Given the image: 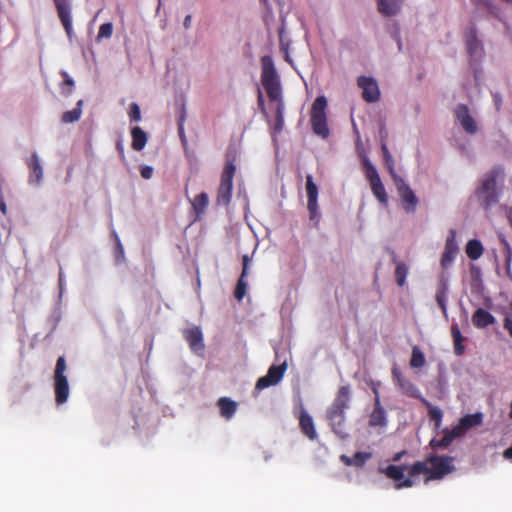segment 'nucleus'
<instances>
[{"mask_svg": "<svg viewBox=\"0 0 512 512\" xmlns=\"http://www.w3.org/2000/svg\"><path fill=\"white\" fill-rule=\"evenodd\" d=\"M357 85L362 89V98L368 103L377 102L380 99V90L377 81L372 77L360 76Z\"/></svg>", "mask_w": 512, "mask_h": 512, "instance_id": "nucleus-10", "label": "nucleus"}, {"mask_svg": "<svg viewBox=\"0 0 512 512\" xmlns=\"http://www.w3.org/2000/svg\"><path fill=\"white\" fill-rule=\"evenodd\" d=\"M451 335L453 337V342H454V352L456 355L461 356L465 350V347L462 344L464 338H463V336L460 332V329L457 325H453L451 327Z\"/></svg>", "mask_w": 512, "mask_h": 512, "instance_id": "nucleus-31", "label": "nucleus"}, {"mask_svg": "<svg viewBox=\"0 0 512 512\" xmlns=\"http://www.w3.org/2000/svg\"><path fill=\"white\" fill-rule=\"evenodd\" d=\"M392 377L403 394L411 398L422 399L419 389L409 379L405 378L397 367L392 369Z\"/></svg>", "mask_w": 512, "mask_h": 512, "instance_id": "nucleus-12", "label": "nucleus"}, {"mask_svg": "<svg viewBox=\"0 0 512 512\" xmlns=\"http://www.w3.org/2000/svg\"><path fill=\"white\" fill-rule=\"evenodd\" d=\"M236 173L235 156H227L217 189V203L227 206L232 198L233 178Z\"/></svg>", "mask_w": 512, "mask_h": 512, "instance_id": "nucleus-5", "label": "nucleus"}, {"mask_svg": "<svg viewBox=\"0 0 512 512\" xmlns=\"http://www.w3.org/2000/svg\"><path fill=\"white\" fill-rule=\"evenodd\" d=\"M504 170L501 166L493 167L485 173L480 181V186L476 189L475 195L480 205L485 209H490L499 200V191L497 190L498 179L503 178Z\"/></svg>", "mask_w": 512, "mask_h": 512, "instance_id": "nucleus-4", "label": "nucleus"}, {"mask_svg": "<svg viewBox=\"0 0 512 512\" xmlns=\"http://www.w3.org/2000/svg\"><path fill=\"white\" fill-rule=\"evenodd\" d=\"M132 148L141 151L147 143V134L139 127L135 126L131 130Z\"/></svg>", "mask_w": 512, "mask_h": 512, "instance_id": "nucleus-26", "label": "nucleus"}, {"mask_svg": "<svg viewBox=\"0 0 512 512\" xmlns=\"http://www.w3.org/2000/svg\"><path fill=\"white\" fill-rule=\"evenodd\" d=\"M407 274H408L407 265L402 261H397L396 268H395V279H396L397 284L400 287H403L405 285Z\"/></svg>", "mask_w": 512, "mask_h": 512, "instance_id": "nucleus-37", "label": "nucleus"}, {"mask_svg": "<svg viewBox=\"0 0 512 512\" xmlns=\"http://www.w3.org/2000/svg\"><path fill=\"white\" fill-rule=\"evenodd\" d=\"M381 149H382V153H383V158H384V161H385V165L389 171V173L391 174L392 176V179L394 180L395 177H400L399 175L396 174L395 172V168H394V160H393V157L386 145L385 142L382 143L381 145Z\"/></svg>", "mask_w": 512, "mask_h": 512, "instance_id": "nucleus-35", "label": "nucleus"}, {"mask_svg": "<svg viewBox=\"0 0 512 512\" xmlns=\"http://www.w3.org/2000/svg\"><path fill=\"white\" fill-rule=\"evenodd\" d=\"M448 285L442 281L436 291V301L441 308L444 315L447 314L446 299H447Z\"/></svg>", "mask_w": 512, "mask_h": 512, "instance_id": "nucleus-32", "label": "nucleus"}, {"mask_svg": "<svg viewBox=\"0 0 512 512\" xmlns=\"http://www.w3.org/2000/svg\"><path fill=\"white\" fill-rule=\"evenodd\" d=\"M459 252V248L456 242V231L450 230L449 236L446 239L444 251L441 257V266L446 269L454 261L456 255Z\"/></svg>", "mask_w": 512, "mask_h": 512, "instance_id": "nucleus-14", "label": "nucleus"}, {"mask_svg": "<svg viewBox=\"0 0 512 512\" xmlns=\"http://www.w3.org/2000/svg\"><path fill=\"white\" fill-rule=\"evenodd\" d=\"M217 405L220 409V414L225 419H230L236 413L237 403L227 397H221Z\"/></svg>", "mask_w": 512, "mask_h": 512, "instance_id": "nucleus-25", "label": "nucleus"}, {"mask_svg": "<svg viewBox=\"0 0 512 512\" xmlns=\"http://www.w3.org/2000/svg\"><path fill=\"white\" fill-rule=\"evenodd\" d=\"M306 193L307 208L310 213V219L315 220L318 217V187L313 181L312 175H306Z\"/></svg>", "mask_w": 512, "mask_h": 512, "instance_id": "nucleus-13", "label": "nucleus"}, {"mask_svg": "<svg viewBox=\"0 0 512 512\" xmlns=\"http://www.w3.org/2000/svg\"><path fill=\"white\" fill-rule=\"evenodd\" d=\"M363 167L367 180L369 183L380 180V176L375 168V166L369 161L368 158L363 159Z\"/></svg>", "mask_w": 512, "mask_h": 512, "instance_id": "nucleus-39", "label": "nucleus"}, {"mask_svg": "<svg viewBox=\"0 0 512 512\" xmlns=\"http://www.w3.org/2000/svg\"><path fill=\"white\" fill-rule=\"evenodd\" d=\"M370 457V453L356 452L352 457L342 455L341 460L347 466L362 467Z\"/></svg>", "mask_w": 512, "mask_h": 512, "instance_id": "nucleus-27", "label": "nucleus"}, {"mask_svg": "<svg viewBox=\"0 0 512 512\" xmlns=\"http://www.w3.org/2000/svg\"><path fill=\"white\" fill-rule=\"evenodd\" d=\"M422 401L428 405V415L431 420L435 422V427L439 428L441 426L442 416L443 413L440 408L431 406L425 399H422Z\"/></svg>", "mask_w": 512, "mask_h": 512, "instance_id": "nucleus-41", "label": "nucleus"}, {"mask_svg": "<svg viewBox=\"0 0 512 512\" xmlns=\"http://www.w3.org/2000/svg\"><path fill=\"white\" fill-rule=\"evenodd\" d=\"M503 326L507 330L509 335L512 337V320L510 318L506 317L505 320H504V325Z\"/></svg>", "mask_w": 512, "mask_h": 512, "instance_id": "nucleus-51", "label": "nucleus"}, {"mask_svg": "<svg viewBox=\"0 0 512 512\" xmlns=\"http://www.w3.org/2000/svg\"><path fill=\"white\" fill-rule=\"evenodd\" d=\"M372 391H373V393H374V395H375V398H374V399H376L377 397H379V398H380L379 391H378V388H377V387H373V388H372Z\"/></svg>", "mask_w": 512, "mask_h": 512, "instance_id": "nucleus-56", "label": "nucleus"}, {"mask_svg": "<svg viewBox=\"0 0 512 512\" xmlns=\"http://www.w3.org/2000/svg\"><path fill=\"white\" fill-rule=\"evenodd\" d=\"M482 414L481 413H475V414H468L463 416L460 419V422L464 429L467 431L471 429L472 427L478 426L482 423Z\"/></svg>", "mask_w": 512, "mask_h": 512, "instance_id": "nucleus-33", "label": "nucleus"}, {"mask_svg": "<svg viewBox=\"0 0 512 512\" xmlns=\"http://www.w3.org/2000/svg\"><path fill=\"white\" fill-rule=\"evenodd\" d=\"M405 470L406 466L404 465H388L384 472L388 478L397 482L395 485L397 489H402L409 488L414 485V481L411 476L404 478Z\"/></svg>", "mask_w": 512, "mask_h": 512, "instance_id": "nucleus-11", "label": "nucleus"}, {"mask_svg": "<svg viewBox=\"0 0 512 512\" xmlns=\"http://www.w3.org/2000/svg\"><path fill=\"white\" fill-rule=\"evenodd\" d=\"M116 149L119 153L120 158L124 161L125 160V151H124V144H123L122 140L117 141Z\"/></svg>", "mask_w": 512, "mask_h": 512, "instance_id": "nucleus-50", "label": "nucleus"}, {"mask_svg": "<svg viewBox=\"0 0 512 512\" xmlns=\"http://www.w3.org/2000/svg\"><path fill=\"white\" fill-rule=\"evenodd\" d=\"M140 173L144 179H150L153 175V168L151 166H143Z\"/></svg>", "mask_w": 512, "mask_h": 512, "instance_id": "nucleus-47", "label": "nucleus"}, {"mask_svg": "<svg viewBox=\"0 0 512 512\" xmlns=\"http://www.w3.org/2000/svg\"><path fill=\"white\" fill-rule=\"evenodd\" d=\"M250 257L248 255H244L242 257V272L238 279V282L235 287L234 296L238 301H241L246 295L247 291V282L246 278L248 276Z\"/></svg>", "mask_w": 512, "mask_h": 512, "instance_id": "nucleus-17", "label": "nucleus"}, {"mask_svg": "<svg viewBox=\"0 0 512 512\" xmlns=\"http://www.w3.org/2000/svg\"><path fill=\"white\" fill-rule=\"evenodd\" d=\"M83 100H79L76 107L70 111H66L62 114L61 120L63 123H74L77 122L82 115Z\"/></svg>", "mask_w": 512, "mask_h": 512, "instance_id": "nucleus-29", "label": "nucleus"}, {"mask_svg": "<svg viewBox=\"0 0 512 512\" xmlns=\"http://www.w3.org/2000/svg\"><path fill=\"white\" fill-rule=\"evenodd\" d=\"M402 5L403 0H377L378 12L386 17L398 15Z\"/></svg>", "mask_w": 512, "mask_h": 512, "instance_id": "nucleus-18", "label": "nucleus"}, {"mask_svg": "<svg viewBox=\"0 0 512 512\" xmlns=\"http://www.w3.org/2000/svg\"><path fill=\"white\" fill-rule=\"evenodd\" d=\"M184 338L188 342L191 350H193L194 352L203 351V334L199 327L187 329L184 332Z\"/></svg>", "mask_w": 512, "mask_h": 512, "instance_id": "nucleus-19", "label": "nucleus"}, {"mask_svg": "<svg viewBox=\"0 0 512 512\" xmlns=\"http://www.w3.org/2000/svg\"><path fill=\"white\" fill-rule=\"evenodd\" d=\"M191 204L195 212V220L200 219L209 204L208 194L206 192H201L191 201Z\"/></svg>", "mask_w": 512, "mask_h": 512, "instance_id": "nucleus-23", "label": "nucleus"}, {"mask_svg": "<svg viewBox=\"0 0 512 512\" xmlns=\"http://www.w3.org/2000/svg\"><path fill=\"white\" fill-rule=\"evenodd\" d=\"M257 101H258V107H259L260 111L264 115H267L264 98H263L262 92L260 90H258V99H257Z\"/></svg>", "mask_w": 512, "mask_h": 512, "instance_id": "nucleus-48", "label": "nucleus"}, {"mask_svg": "<svg viewBox=\"0 0 512 512\" xmlns=\"http://www.w3.org/2000/svg\"><path fill=\"white\" fill-rule=\"evenodd\" d=\"M113 33V24L111 22L103 23L99 27L97 41H101L102 39H109Z\"/></svg>", "mask_w": 512, "mask_h": 512, "instance_id": "nucleus-44", "label": "nucleus"}, {"mask_svg": "<svg viewBox=\"0 0 512 512\" xmlns=\"http://www.w3.org/2000/svg\"><path fill=\"white\" fill-rule=\"evenodd\" d=\"M405 454H406V451H401V452L396 453L392 458L393 462H399L401 460V458L403 457V455H405Z\"/></svg>", "mask_w": 512, "mask_h": 512, "instance_id": "nucleus-53", "label": "nucleus"}, {"mask_svg": "<svg viewBox=\"0 0 512 512\" xmlns=\"http://www.w3.org/2000/svg\"><path fill=\"white\" fill-rule=\"evenodd\" d=\"M501 243L504 246V251L503 252H504V256H505L506 274L509 277V279L512 280V271H511L512 248H511L510 244L507 242V240L504 237L501 238Z\"/></svg>", "mask_w": 512, "mask_h": 512, "instance_id": "nucleus-36", "label": "nucleus"}, {"mask_svg": "<svg viewBox=\"0 0 512 512\" xmlns=\"http://www.w3.org/2000/svg\"><path fill=\"white\" fill-rule=\"evenodd\" d=\"M287 370V362L284 361L279 365H272L269 367L268 372L265 376L260 377L255 385V389L263 390L270 386L278 384Z\"/></svg>", "mask_w": 512, "mask_h": 512, "instance_id": "nucleus-9", "label": "nucleus"}, {"mask_svg": "<svg viewBox=\"0 0 512 512\" xmlns=\"http://www.w3.org/2000/svg\"><path fill=\"white\" fill-rule=\"evenodd\" d=\"M59 19L65 29L66 34L71 38L73 33L71 6L69 0H54Z\"/></svg>", "mask_w": 512, "mask_h": 512, "instance_id": "nucleus-15", "label": "nucleus"}, {"mask_svg": "<svg viewBox=\"0 0 512 512\" xmlns=\"http://www.w3.org/2000/svg\"><path fill=\"white\" fill-rule=\"evenodd\" d=\"M363 167L367 180L369 183L380 180V176L375 168V166L369 161L368 158L363 159Z\"/></svg>", "mask_w": 512, "mask_h": 512, "instance_id": "nucleus-38", "label": "nucleus"}, {"mask_svg": "<svg viewBox=\"0 0 512 512\" xmlns=\"http://www.w3.org/2000/svg\"><path fill=\"white\" fill-rule=\"evenodd\" d=\"M116 238V251H117V258H123L124 257V249H123V246L120 242V239L118 238V236H115Z\"/></svg>", "mask_w": 512, "mask_h": 512, "instance_id": "nucleus-49", "label": "nucleus"}, {"mask_svg": "<svg viewBox=\"0 0 512 512\" xmlns=\"http://www.w3.org/2000/svg\"><path fill=\"white\" fill-rule=\"evenodd\" d=\"M465 432L466 430L464 429L460 421L458 425H456L453 429L449 430V433L452 434L455 439L461 437Z\"/></svg>", "mask_w": 512, "mask_h": 512, "instance_id": "nucleus-46", "label": "nucleus"}, {"mask_svg": "<svg viewBox=\"0 0 512 512\" xmlns=\"http://www.w3.org/2000/svg\"><path fill=\"white\" fill-rule=\"evenodd\" d=\"M370 186L374 196L379 200V202L383 205H387L388 195L381 179L370 183Z\"/></svg>", "mask_w": 512, "mask_h": 512, "instance_id": "nucleus-30", "label": "nucleus"}, {"mask_svg": "<svg viewBox=\"0 0 512 512\" xmlns=\"http://www.w3.org/2000/svg\"><path fill=\"white\" fill-rule=\"evenodd\" d=\"M191 20H192V17L191 15H187L184 19V22H183V25L186 29L190 28L191 26Z\"/></svg>", "mask_w": 512, "mask_h": 512, "instance_id": "nucleus-54", "label": "nucleus"}, {"mask_svg": "<svg viewBox=\"0 0 512 512\" xmlns=\"http://www.w3.org/2000/svg\"><path fill=\"white\" fill-rule=\"evenodd\" d=\"M453 457L431 454L424 461H417L408 468V475L415 477L420 474L426 476L425 482L442 479L454 470Z\"/></svg>", "mask_w": 512, "mask_h": 512, "instance_id": "nucleus-2", "label": "nucleus"}, {"mask_svg": "<svg viewBox=\"0 0 512 512\" xmlns=\"http://www.w3.org/2000/svg\"><path fill=\"white\" fill-rule=\"evenodd\" d=\"M387 424L386 412L381 405L380 398L374 399V408L369 415V425L371 427H384Z\"/></svg>", "mask_w": 512, "mask_h": 512, "instance_id": "nucleus-20", "label": "nucleus"}, {"mask_svg": "<svg viewBox=\"0 0 512 512\" xmlns=\"http://www.w3.org/2000/svg\"><path fill=\"white\" fill-rule=\"evenodd\" d=\"M129 118L131 122H138L141 120V110L139 105L135 102L130 105Z\"/></svg>", "mask_w": 512, "mask_h": 512, "instance_id": "nucleus-45", "label": "nucleus"}, {"mask_svg": "<svg viewBox=\"0 0 512 512\" xmlns=\"http://www.w3.org/2000/svg\"><path fill=\"white\" fill-rule=\"evenodd\" d=\"M27 165L31 170L30 173V181H36L39 183L43 178V169L40 164L39 157L37 153H33L29 160L27 161Z\"/></svg>", "mask_w": 512, "mask_h": 512, "instance_id": "nucleus-24", "label": "nucleus"}, {"mask_svg": "<svg viewBox=\"0 0 512 512\" xmlns=\"http://www.w3.org/2000/svg\"><path fill=\"white\" fill-rule=\"evenodd\" d=\"M299 426L304 435L310 440L317 438V432L314 426V421L307 411L302 410L299 416Z\"/></svg>", "mask_w": 512, "mask_h": 512, "instance_id": "nucleus-21", "label": "nucleus"}, {"mask_svg": "<svg viewBox=\"0 0 512 512\" xmlns=\"http://www.w3.org/2000/svg\"><path fill=\"white\" fill-rule=\"evenodd\" d=\"M327 100L324 96H318L312 105L311 109V125L313 132L322 137L329 136V128L327 125L326 116Z\"/></svg>", "mask_w": 512, "mask_h": 512, "instance_id": "nucleus-6", "label": "nucleus"}, {"mask_svg": "<svg viewBox=\"0 0 512 512\" xmlns=\"http://www.w3.org/2000/svg\"><path fill=\"white\" fill-rule=\"evenodd\" d=\"M393 181L403 202L404 210L407 213H413L418 205V198L403 178L395 177Z\"/></svg>", "mask_w": 512, "mask_h": 512, "instance_id": "nucleus-8", "label": "nucleus"}, {"mask_svg": "<svg viewBox=\"0 0 512 512\" xmlns=\"http://www.w3.org/2000/svg\"><path fill=\"white\" fill-rule=\"evenodd\" d=\"M455 438L453 437L452 434L449 433V429H444L443 430V437L442 439L438 440V439H432L429 443V445L432 447V448H442V449H445L447 448L454 440Z\"/></svg>", "mask_w": 512, "mask_h": 512, "instance_id": "nucleus-34", "label": "nucleus"}, {"mask_svg": "<svg viewBox=\"0 0 512 512\" xmlns=\"http://www.w3.org/2000/svg\"><path fill=\"white\" fill-rule=\"evenodd\" d=\"M63 82L61 84V93L65 96L71 94L74 88V81L66 71L61 72Z\"/></svg>", "mask_w": 512, "mask_h": 512, "instance_id": "nucleus-43", "label": "nucleus"}, {"mask_svg": "<svg viewBox=\"0 0 512 512\" xmlns=\"http://www.w3.org/2000/svg\"><path fill=\"white\" fill-rule=\"evenodd\" d=\"M0 210L4 215L7 214V206L3 199H0Z\"/></svg>", "mask_w": 512, "mask_h": 512, "instance_id": "nucleus-55", "label": "nucleus"}, {"mask_svg": "<svg viewBox=\"0 0 512 512\" xmlns=\"http://www.w3.org/2000/svg\"><path fill=\"white\" fill-rule=\"evenodd\" d=\"M456 118L461 123L463 129L469 134H475L477 132V125L475 120L469 114L468 106L465 104H459L455 109Z\"/></svg>", "mask_w": 512, "mask_h": 512, "instance_id": "nucleus-16", "label": "nucleus"}, {"mask_svg": "<svg viewBox=\"0 0 512 512\" xmlns=\"http://www.w3.org/2000/svg\"><path fill=\"white\" fill-rule=\"evenodd\" d=\"M495 322V317L483 308H478L472 315V323L477 328H486Z\"/></svg>", "mask_w": 512, "mask_h": 512, "instance_id": "nucleus-22", "label": "nucleus"}, {"mask_svg": "<svg viewBox=\"0 0 512 512\" xmlns=\"http://www.w3.org/2000/svg\"><path fill=\"white\" fill-rule=\"evenodd\" d=\"M503 457L505 459L512 460V446H510L503 452Z\"/></svg>", "mask_w": 512, "mask_h": 512, "instance_id": "nucleus-52", "label": "nucleus"}, {"mask_svg": "<svg viewBox=\"0 0 512 512\" xmlns=\"http://www.w3.org/2000/svg\"><path fill=\"white\" fill-rule=\"evenodd\" d=\"M484 248L477 239H471L466 245V254L471 260L479 259L483 254Z\"/></svg>", "mask_w": 512, "mask_h": 512, "instance_id": "nucleus-28", "label": "nucleus"}, {"mask_svg": "<svg viewBox=\"0 0 512 512\" xmlns=\"http://www.w3.org/2000/svg\"><path fill=\"white\" fill-rule=\"evenodd\" d=\"M261 83L270 101L277 102L274 131L279 133L284 127V102L280 78L276 72L273 61L269 56L262 58Z\"/></svg>", "mask_w": 512, "mask_h": 512, "instance_id": "nucleus-1", "label": "nucleus"}, {"mask_svg": "<svg viewBox=\"0 0 512 512\" xmlns=\"http://www.w3.org/2000/svg\"><path fill=\"white\" fill-rule=\"evenodd\" d=\"M466 49L469 55L475 56L481 50V44L477 39L475 32L466 40Z\"/></svg>", "mask_w": 512, "mask_h": 512, "instance_id": "nucleus-42", "label": "nucleus"}, {"mask_svg": "<svg viewBox=\"0 0 512 512\" xmlns=\"http://www.w3.org/2000/svg\"><path fill=\"white\" fill-rule=\"evenodd\" d=\"M350 400V386L343 385L338 389L335 399L327 410V419L332 430L341 439H346L349 436L345 424V410L349 408Z\"/></svg>", "mask_w": 512, "mask_h": 512, "instance_id": "nucleus-3", "label": "nucleus"}, {"mask_svg": "<svg viewBox=\"0 0 512 512\" xmlns=\"http://www.w3.org/2000/svg\"><path fill=\"white\" fill-rule=\"evenodd\" d=\"M425 356L418 346L412 348L410 365L412 368H422L425 365Z\"/></svg>", "mask_w": 512, "mask_h": 512, "instance_id": "nucleus-40", "label": "nucleus"}, {"mask_svg": "<svg viewBox=\"0 0 512 512\" xmlns=\"http://www.w3.org/2000/svg\"><path fill=\"white\" fill-rule=\"evenodd\" d=\"M67 369L66 360L64 356H60L56 361L54 370V392L55 401L58 405L64 404L69 397V383L65 375Z\"/></svg>", "mask_w": 512, "mask_h": 512, "instance_id": "nucleus-7", "label": "nucleus"}]
</instances>
